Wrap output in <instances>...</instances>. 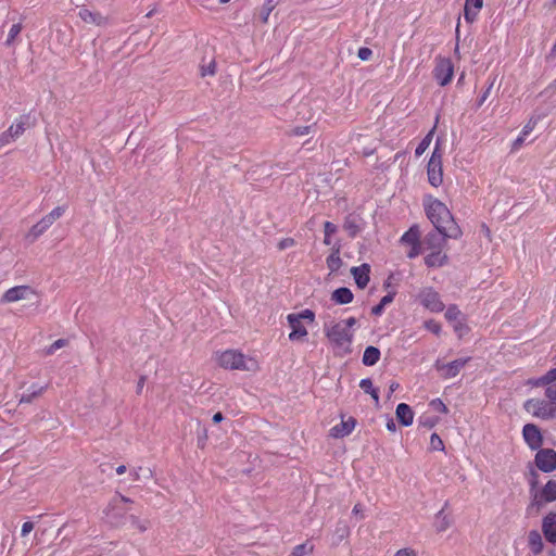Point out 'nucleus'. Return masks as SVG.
Here are the masks:
<instances>
[{
    "label": "nucleus",
    "instance_id": "obj_51",
    "mask_svg": "<svg viewBox=\"0 0 556 556\" xmlns=\"http://www.w3.org/2000/svg\"><path fill=\"white\" fill-rule=\"evenodd\" d=\"M371 55H372L371 49H369L367 47H362V48L358 49L357 56L362 61H368Z\"/></svg>",
    "mask_w": 556,
    "mask_h": 556
},
{
    "label": "nucleus",
    "instance_id": "obj_32",
    "mask_svg": "<svg viewBox=\"0 0 556 556\" xmlns=\"http://www.w3.org/2000/svg\"><path fill=\"white\" fill-rule=\"evenodd\" d=\"M359 388L365 392L371 395L376 403L379 402L378 390L374 388L372 381L370 378H364L359 382Z\"/></svg>",
    "mask_w": 556,
    "mask_h": 556
},
{
    "label": "nucleus",
    "instance_id": "obj_21",
    "mask_svg": "<svg viewBox=\"0 0 556 556\" xmlns=\"http://www.w3.org/2000/svg\"><path fill=\"white\" fill-rule=\"evenodd\" d=\"M542 529L545 539L551 542H556V514H548L543 519Z\"/></svg>",
    "mask_w": 556,
    "mask_h": 556
},
{
    "label": "nucleus",
    "instance_id": "obj_54",
    "mask_svg": "<svg viewBox=\"0 0 556 556\" xmlns=\"http://www.w3.org/2000/svg\"><path fill=\"white\" fill-rule=\"evenodd\" d=\"M538 477H539L538 472L534 469H531L530 479H529L531 492H533L538 488V483H539Z\"/></svg>",
    "mask_w": 556,
    "mask_h": 556
},
{
    "label": "nucleus",
    "instance_id": "obj_18",
    "mask_svg": "<svg viewBox=\"0 0 556 556\" xmlns=\"http://www.w3.org/2000/svg\"><path fill=\"white\" fill-rule=\"evenodd\" d=\"M78 16L88 24H93L97 26H105L109 24V18L103 16L99 12H92L86 8H81L78 12Z\"/></svg>",
    "mask_w": 556,
    "mask_h": 556
},
{
    "label": "nucleus",
    "instance_id": "obj_53",
    "mask_svg": "<svg viewBox=\"0 0 556 556\" xmlns=\"http://www.w3.org/2000/svg\"><path fill=\"white\" fill-rule=\"evenodd\" d=\"M338 230V227L331 223V222H325L324 224V232L327 235V237H331L333 233H336Z\"/></svg>",
    "mask_w": 556,
    "mask_h": 556
},
{
    "label": "nucleus",
    "instance_id": "obj_56",
    "mask_svg": "<svg viewBox=\"0 0 556 556\" xmlns=\"http://www.w3.org/2000/svg\"><path fill=\"white\" fill-rule=\"evenodd\" d=\"M543 380H545V382L547 384L555 382L556 381V367L552 368L545 375H543Z\"/></svg>",
    "mask_w": 556,
    "mask_h": 556
},
{
    "label": "nucleus",
    "instance_id": "obj_23",
    "mask_svg": "<svg viewBox=\"0 0 556 556\" xmlns=\"http://www.w3.org/2000/svg\"><path fill=\"white\" fill-rule=\"evenodd\" d=\"M52 224L50 223V220H48L45 216L37 223L35 224L30 229L29 231L27 232V235L25 236V239L33 243L34 241H36Z\"/></svg>",
    "mask_w": 556,
    "mask_h": 556
},
{
    "label": "nucleus",
    "instance_id": "obj_24",
    "mask_svg": "<svg viewBox=\"0 0 556 556\" xmlns=\"http://www.w3.org/2000/svg\"><path fill=\"white\" fill-rule=\"evenodd\" d=\"M47 389H48V384H46V386L31 384L27 389V392H25L21 395L20 404H30L35 399L41 396Z\"/></svg>",
    "mask_w": 556,
    "mask_h": 556
},
{
    "label": "nucleus",
    "instance_id": "obj_14",
    "mask_svg": "<svg viewBox=\"0 0 556 556\" xmlns=\"http://www.w3.org/2000/svg\"><path fill=\"white\" fill-rule=\"evenodd\" d=\"M36 125V118L28 114L21 115L10 127V134L16 139L24 134L28 128H33Z\"/></svg>",
    "mask_w": 556,
    "mask_h": 556
},
{
    "label": "nucleus",
    "instance_id": "obj_48",
    "mask_svg": "<svg viewBox=\"0 0 556 556\" xmlns=\"http://www.w3.org/2000/svg\"><path fill=\"white\" fill-rule=\"evenodd\" d=\"M430 406L437 410V412H440V413H443V414H446L448 412L446 405L440 400V399H434L430 402Z\"/></svg>",
    "mask_w": 556,
    "mask_h": 556
},
{
    "label": "nucleus",
    "instance_id": "obj_35",
    "mask_svg": "<svg viewBox=\"0 0 556 556\" xmlns=\"http://www.w3.org/2000/svg\"><path fill=\"white\" fill-rule=\"evenodd\" d=\"M314 549V546L305 542L303 544L296 545L292 551V556H308Z\"/></svg>",
    "mask_w": 556,
    "mask_h": 556
},
{
    "label": "nucleus",
    "instance_id": "obj_46",
    "mask_svg": "<svg viewBox=\"0 0 556 556\" xmlns=\"http://www.w3.org/2000/svg\"><path fill=\"white\" fill-rule=\"evenodd\" d=\"M538 121L539 118L532 116L528 123L523 126L522 130H521V135L522 136H528L535 127V125L538 124Z\"/></svg>",
    "mask_w": 556,
    "mask_h": 556
},
{
    "label": "nucleus",
    "instance_id": "obj_7",
    "mask_svg": "<svg viewBox=\"0 0 556 556\" xmlns=\"http://www.w3.org/2000/svg\"><path fill=\"white\" fill-rule=\"evenodd\" d=\"M418 300L422 306L431 312L439 313L444 309L440 294L432 287L421 289L418 294Z\"/></svg>",
    "mask_w": 556,
    "mask_h": 556
},
{
    "label": "nucleus",
    "instance_id": "obj_55",
    "mask_svg": "<svg viewBox=\"0 0 556 556\" xmlns=\"http://www.w3.org/2000/svg\"><path fill=\"white\" fill-rule=\"evenodd\" d=\"M216 71L215 62H211L207 66H202L201 75L204 77L206 75H214Z\"/></svg>",
    "mask_w": 556,
    "mask_h": 556
},
{
    "label": "nucleus",
    "instance_id": "obj_29",
    "mask_svg": "<svg viewBox=\"0 0 556 556\" xmlns=\"http://www.w3.org/2000/svg\"><path fill=\"white\" fill-rule=\"evenodd\" d=\"M528 544L533 554L538 555L543 551V541L538 530H531L528 534Z\"/></svg>",
    "mask_w": 556,
    "mask_h": 556
},
{
    "label": "nucleus",
    "instance_id": "obj_34",
    "mask_svg": "<svg viewBox=\"0 0 556 556\" xmlns=\"http://www.w3.org/2000/svg\"><path fill=\"white\" fill-rule=\"evenodd\" d=\"M439 422V417L424 414L418 418V425L427 429H432Z\"/></svg>",
    "mask_w": 556,
    "mask_h": 556
},
{
    "label": "nucleus",
    "instance_id": "obj_64",
    "mask_svg": "<svg viewBox=\"0 0 556 556\" xmlns=\"http://www.w3.org/2000/svg\"><path fill=\"white\" fill-rule=\"evenodd\" d=\"M414 552L410 548H401L399 549L394 556H412Z\"/></svg>",
    "mask_w": 556,
    "mask_h": 556
},
{
    "label": "nucleus",
    "instance_id": "obj_33",
    "mask_svg": "<svg viewBox=\"0 0 556 556\" xmlns=\"http://www.w3.org/2000/svg\"><path fill=\"white\" fill-rule=\"evenodd\" d=\"M433 132H434V128H432L428 135L418 143L416 150H415V155L417 157L421 156L425 151L429 148L431 141H432V136H433Z\"/></svg>",
    "mask_w": 556,
    "mask_h": 556
},
{
    "label": "nucleus",
    "instance_id": "obj_11",
    "mask_svg": "<svg viewBox=\"0 0 556 556\" xmlns=\"http://www.w3.org/2000/svg\"><path fill=\"white\" fill-rule=\"evenodd\" d=\"M534 462L541 471L552 472L556 469V451L553 448H539Z\"/></svg>",
    "mask_w": 556,
    "mask_h": 556
},
{
    "label": "nucleus",
    "instance_id": "obj_20",
    "mask_svg": "<svg viewBox=\"0 0 556 556\" xmlns=\"http://www.w3.org/2000/svg\"><path fill=\"white\" fill-rule=\"evenodd\" d=\"M448 263V256L444 251H430L425 256V264L429 268L443 267Z\"/></svg>",
    "mask_w": 556,
    "mask_h": 556
},
{
    "label": "nucleus",
    "instance_id": "obj_41",
    "mask_svg": "<svg viewBox=\"0 0 556 556\" xmlns=\"http://www.w3.org/2000/svg\"><path fill=\"white\" fill-rule=\"evenodd\" d=\"M479 11L469 7H464V18L467 23L471 24L477 20Z\"/></svg>",
    "mask_w": 556,
    "mask_h": 556
},
{
    "label": "nucleus",
    "instance_id": "obj_27",
    "mask_svg": "<svg viewBox=\"0 0 556 556\" xmlns=\"http://www.w3.org/2000/svg\"><path fill=\"white\" fill-rule=\"evenodd\" d=\"M400 241L408 245H416L422 243V241H420L419 227L417 225H413L412 227H409V229L405 231L404 235L401 237Z\"/></svg>",
    "mask_w": 556,
    "mask_h": 556
},
{
    "label": "nucleus",
    "instance_id": "obj_30",
    "mask_svg": "<svg viewBox=\"0 0 556 556\" xmlns=\"http://www.w3.org/2000/svg\"><path fill=\"white\" fill-rule=\"evenodd\" d=\"M122 503H125V504H128V503H132V501L127 497V496H124L122 495L121 493H116L112 500L110 501V503L108 504L106 508L104 509V514L106 517H110L111 514L118 508V504H122Z\"/></svg>",
    "mask_w": 556,
    "mask_h": 556
},
{
    "label": "nucleus",
    "instance_id": "obj_13",
    "mask_svg": "<svg viewBox=\"0 0 556 556\" xmlns=\"http://www.w3.org/2000/svg\"><path fill=\"white\" fill-rule=\"evenodd\" d=\"M522 434L526 443L531 450H539L543 443V438L538 426L527 424L523 426Z\"/></svg>",
    "mask_w": 556,
    "mask_h": 556
},
{
    "label": "nucleus",
    "instance_id": "obj_37",
    "mask_svg": "<svg viewBox=\"0 0 556 556\" xmlns=\"http://www.w3.org/2000/svg\"><path fill=\"white\" fill-rule=\"evenodd\" d=\"M128 518H129V521H130V525H131L132 528L137 529L139 532L147 531V529L149 527V521L148 520H140L135 515H130Z\"/></svg>",
    "mask_w": 556,
    "mask_h": 556
},
{
    "label": "nucleus",
    "instance_id": "obj_49",
    "mask_svg": "<svg viewBox=\"0 0 556 556\" xmlns=\"http://www.w3.org/2000/svg\"><path fill=\"white\" fill-rule=\"evenodd\" d=\"M295 317L299 320L307 319L309 323H313L315 319V313L312 309L306 308L300 312L299 314H295Z\"/></svg>",
    "mask_w": 556,
    "mask_h": 556
},
{
    "label": "nucleus",
    "instance_id": "obj_4",
    "mask_svg": "<svg viewBox=\"0 0 556 556\" xmlns=\"http://www.w3.org/2000/svg\"><path fill=\"white\" fill-rule=\"evenodd\" d=\"M442 157L440 140L437 139L435 147L427 165L428 181L433 187H439L443 182Z\"/></svg>",
    "mask_w": 556,
    "mask_h": 556
},
{
    "label": "nucleus",
    "instance_id": "obj_57",
    "mask_svg": "<svg viewBox=\"0 0 556 556\" xmlns=\"http://www.w3.org/2000/svg\"><path fill=\"white\" fill-rule=\"evenodd\" d=\"M465 7L480 11L483 7V0H466Z\"/></svg>",
    "mask_w": 556,
    "mask_h": 556
},
{
    "label": "nucleus",
    "instance_id": "obj_59",
    "mask_svg": "<svg viewBox=\"0 0 556 556\" xmlns=\"http://www.w3.org/2000/svg\"><path fill=\"white\" fill-rule=\"evenodd\" d=\"M294 243H295V241L292 238H286V239H282L278 243V248H279V250H285V249L293 247Z\"/></svg>",
    "mask_w": 556,
    "mask_h": 556
},
{
    "label": "nucleus",
    "instance_id": "obj_10",
    "mask_svg": "<svg viewBox=\"0 0 556 556\" xmlns=\"http://www.w3.org/2000/svg\"><path fill=\"white\" fill-rule=\"evenodd\" d=\"M454 66L450 59L441 58L437 61L433 76L440 86H446L453 78Z\"/></svg>",
    "mask_w": 556,
    "mask_h": 556
},
{
    "label": "nucleus",
    "instance_id": "obj_26",
    "mask_svg": "<svg viewBox=\"0 0 556 556\" xmlns=\"http://www.w3.org/2000/svg\"><path fill=\"white\" fill-rule=\"evenodd\" d=\"M353 299V292L346 287H340L331 293V300L340 305L349 304Z\"/></svg>",
    "mask_w": 556,
    "mask_h": 556
},
{
    "label": "nucleus",
    "instance_id": "obj_47",
    "mask_svg": "<svg viewBox=\"0 0 556 556\" xmlns=\"http://www.w3.org/2000/svg\"><path fill=\"white\" fill-rule=\"evenodd\" d=\"M126 510H127V509H123V508L121 507V504H118V508H117V509H115V510L111 514V516H110V517H108V518H109V519H111V521H112V522H114V523H116V525H119V523H121V520H119V519H121V518H123V516H124V514H125V511H126Z\"/></svg>",
    "mask_w": 556,
    "mask_h": 556
},
{
    "label": "nucleus",
    "instance_id": "obj_43",
    "mask_svg": "<svg viewBox=\"0 0 556 556\" xmlns=\"http://www.w3.org/2000/svg\"><path fill=\"white\" fill-rule=\"evenodd\" d=\"M460 316V311L456 305H450L445 312V318L450 321L456 320Z\"/></svg>",
    "mask_w": 556,
    "mask_h": 556
},
{
    "label": "nucleus",
    "instance_id": "obj_60",
    "mask_svg": "<svg viewBox=\"0 0 556 556\" xmlns=\"http://www.w3.org/2000/svg\"><path fill=\"white\" fill-rule=\"evenodd\" d=\"M33 529H34V522H31V521L24 522L22 526L21 535L26 536L27 534H29L33 531Z\"/></svg>",
    "mask_w": 556,
    "mask_h": 556
},
{
    "label": "nucleus",
    "instance_id": "obj_39",
    "mask_svg": "<svg viewBox=\"0 0 556 556\" xmlns=\"http://www.w3.org/2000/svg\"><path fill=\"white\" fill-rule=\"evenodd\" d=\"M494 83H495V77L490 79L488 87L485 88L483 93L478 98V100H477V106L478 108H480L486 101V99L489 98L490 92H491V90H492V88L494 86Z\"/></svg>",
    "mask_w": 556,
    "mask_h": 556
},
{
    "label": "nucleus",
    "instance_id": "obj_8",
    "mask_svg": "<svg viewBox=\"0 0 556 556\" xmlns=\"http://www.w3.org/2000/svg\"><path fill=\"white\" fill-rule=\"evenodd\" d=\"M556 501V480H548L547 483L544 485L542 491L540 493H535L532 500V503L528 507V510L536 508V510H540V508L545 503H551Z\"/></svg>",
    "mask_w": 556,
    "mask_h": 556
},
{
    "label": "nucleus",
    "instance_id": "obj_31",
    "mask_svg": "<svg viewBox=\"0 0 556 556\" xmlns=\"http://www.w3.org/2000/svg\"><path fill=\"white\" fill-rule=\"evenodd\" d=\"M396 295V291H390L388 292V294H386L381 300L380 302L375 305L372 308H371V314L372 315H376V316H380L383 311H384V307L392 303L394 298Z\"/></svg>",
    "mask_w": 556,
    "mask_h": 556
},
{
    "label": "nucleus",
    "instance_id": "obj_17",
    "mask_svg": "<svg viewBox=\"0 0 556 556\" xmlns=\"http://www.w3.org/2000/svg\"><path fill=\"white\" fill-rule=\"evenodd\" d=\"M289 326L292 331L289 333L290 341H298L307 336L306 328L302 325L301 320L295 317V314H289L287 316Z\"/></svg>",
    "mask_w": 556,
    "mask_h": 556
},
{
    "label": "nucleus",
    "instance_id": "obj_28",
    "mask_svg": "<svg viewBox=\"0 0 556 556\" xmlns=\"http://www.w3.org/2000/svg\"><path fill=\"white\" fill-rule=\"evenodd\" d=\"M380 355L381 353L378 348L369 345L364 351L362 362L365 366H374L378 363Z\"/></svg>",
    "mask_w": 556,
    "mask_h": 556
},
{
    "label": "nucleus",
    "instance_id": "obj_22",
    "mask_svg": "<svg viewBox=\"0 0 556 556\" xmlns=\"http://www.w3.org/2000/svg\"><path fill=\"white\" fill-rule=\"evenodd\" d=\"M395 414H396V418H397L399 422L402 426L408 427V426H410L413 424L414 412H413V409L410 408V406L408 404L400 403L396 406Z\"/></svg>",
    "mask_w": 556,
    "mask_h": 556
},
{
    "label": "nucleus",
    "instance_id": "obj_9",
    "mask_svg": "<svg viewBox=\"0 0 556 556\" xmlns=\"http://www.w3.org/2000/svg\"><path fill=\"white\" fill-rule=\"evenodd\" d=\"M470 361V357L457 358L447 364L442 363L440 359L435 361L434 368L440 372L444 379L456 377L465 365Z\"/></svg>",
    "mask_w": 556,
    "mask_h": 556
},
{
    "label": "nucleus",
    "instance_id": "obj_15",
    "mask_svg": "<svg viewBox=\"0 0 556 556\" xmlns=\"http://www.w3.org/2000/svg\"><path fill=\"white\" fill-rule=\"evenodd\" d=\"M31 292L33 291H31L30 287H28V286H16V287L10 288L9 290H7L3 293L2 298H1V302L2 303L16 302V301L26 299L27 295Z\"/></svg>",
    "mask_w": 556,
    "mask_h": 556
},
{
    "label": "nucleus",
    "instance_id": "obj_62",
    "mask_svg": "<svg viewBox=\"0 0 556 556\" xmlns=\"http://www.w3.org/2000/svg\"><path fill=\"white\" fill-rule=\"evenodd\" d=\"M12 140H15V138L10 134L9 130L2 132L0 136V141L2 144H8Z\"/></svg>",
    "mask_w": 556,
    "mask_h": 556
},
{
    "label": "nucleus",
    "instance_id": "obj_1",
    "mask_svg": "<svg viewBox=\"0 0 556 556\" xmlns=\"http://www.w3.org/2000/svg\"><path fill=\"white\" fill-rule=\"evenodd\" d=\"M425 211L435 230H447L452 225H457L447 206L440 200L430 198L425 203Z\"/></svg>",
    "mask_w": 556,
    "mask_h": 556
},
{
    "label": "nucleus",
    "instance_id": "obj_2",
    "mask_svg": "<svg viewBox=\"0 0 556 556\" xmlns=\"http://www.w3.org/2000/svg\"><path fill=\"white\" fill-rule=\"evenodd\" d=\"M325 334L330 341V343L336 348L341 350L344 354H350L352 352L351 344L353 341V331L343 327V323H332L329 326H325Z\"/></svg>",
    "mask_w": 556,
    "mask_h": 556
},
{
    "label": "nucleus",
    "instance_id": "obj_6",
    "mask_svg": "<svg viewBox=\"0 0 556 556\" xmlns=\"http://www.w3.org/2000/svg\"><path fill=\"white\" fill-rule=\"evenodd\" d=\"M525 408L533 415L543 419H551L556 417V404L547 403L541 400H528L525 403Z\"/></svg>",
    "mask_w": 556,
    "mask_h": 556
},
{
    "label": "nucleus",
    "instance_id": "obj_44",
    "mask_svg": "<svg viewBox=\"0 0 556 556\" xmlns=\"http://www.w3.org/2000/svg\"><path fill=\"white\" fill-rule=\"evenodd\" d=\"M425 328L437 336L441 332V325L433 319L425 321Z\"/></svg>",
    "mask_w": 556,
    "mask_h": 556
},
{
    "label": "nucleus",
    "instance_id": "obj_38",
    "mask_svg": "<svg viewBox=\"0 0 556 556\" xmlns=\"http://www.w3.org/2000/svg\"><path fill=\"white\" fill-rule=\"evenodd\" d=\"M430 448L432 451H443L444 450V443L442 439L434 432L430 437Z\"/></svg>",
    "mask_w": 556,
    "mask_h": 556
},
{
    "label": "nucleus",
    "instance_id": "obj_12",
    "mask_svg": "<svg viewBox=\"0 0 556 556\" xmlns=\"http://www.w3.org/2000/svg\"><path fill=\"white\" fill-rule=\"evenodd\" d=\"M366 222L358 214L351 213L344 217L343 229L348 232L350 238H355L364 230Z\"/></svg>",
    "mask_w": 556,
    "mask_h": 556
},
{
    "label": "nucleus",
    "instance_id": "obj_36",
    "mask_svg": "<svg viewBox=\"0 0 556 556\" xmlns=\"http://www.w3.org/2000/svg\"><path fill=\"white\" fill-rule=\"evenodd\" d=\"M22 28L23 27H22L21 23H16L11 26L9 34H8V38L5 40V46L10 47L14 43V40L22 31Z\"/></svg>",
    "mask_w": 556,
    "mask_h": 556
},
{
    "label": "nucleus",
    "instance_id": "obj_16",
    "mask_svg": "<svg viewBox=\"0 0 556 556\" xmlns=\"http://www.w3.org/2000/svg\"><path fill=\"white\" fill-rule=\"evenodd\" d=\"M351 274L359 289H365L370 280V266L366 263L351 268Z\"/></svg>",
    "mask_w": 556,
    "mask_h": 556
},
{
    "label": "nucleus",
    "instance_id": "obj_61",
    "mask_svg": "<svg viewBox=\"0 0 556 556\" xmlns=\"http://www.w3.org/2000/svg\"><path fill=\"white\" fill-rule=\"evenodd\" d=\"M279 0H265L264 7L266 9V14H270L271 11L279 4Z\"/></svg>",
    "mask_w": 556,
    "mask_h": 556
},
{
    "label": "nucleus",
    "instance_id": "obj_63",
    "mask_svg": "<svg viewBox=\"0 0 556 556\" xmlns=\"http://www.w3.org/2000/svg\"><path fill=\"white\" fill-rule=\"evenodd\" d=\"M529 383L533 387L548 386L545 380H543V376L529 380Z\"/></svg>",
    "mask_w": 556,
    "mask_h": 556
},
{
    "label": "nucleus",
    "instance_id": "obj_45",
    "mask_svg": "<svg viewBox=\"0 0 556 556\" xmlns=\"http://www.w3.org/2000/svg\"><path fill=\"white\" fill-rule=\"evenodd\" d=\"M312 127L313 126H311V125L309 126H296L291 129L290 135L296 136V137L308 135L311 132Z\"/></svg>",
    "mask_w": 556,
    "mask_h": 556
},
{
    "label": "nucleus",
    "instance_id": "obj_50",
    "mask_svg": "<svg viewBox=\"0 0 556 556\" xmlns=\"http://www.w3.org/2000/svg\"><path fill=\"white\" fill-rule=\"evenodd\" d=\"M410 249L409 251L407 252V257L408 258H415L417 257L424 250V245L422 243L420 244H416V245H409Z\"/></svg>",
    "mask_w": 556,
    "mask_h": 556
},
{
    "label": "nucleus",
    "instance_id": "obj_58",
    "mask_svg": "<svg viewBox=\"0 0 556 556\" xmlns=\"http://www.w3.org/2000/svg\"><path fill=\"white\" fill-rule=\"evenodd\" d=\"M545 395L551 401H556V383L552 386H547L545 389Z\"/></svg>",
    "mask_w": 556,
    "mask_h": 556
},
{
    "label": "nucleus",
    "instance_id": "obj_19",
    "mask_svg": "<svg viewBox=\"0 0 556 556\" xmlns=\"http://www.w3.org/2000/svg\"><path fill=\"white\" fill-rule=\"evenodd\" d=\"M356 426V419L349 417L346 420H342L339 425L331 428L330 432L333 438H344L349 435Z\"/></svg>",
    "mask_w": 556,
    "mask_h": 556
},
{
    "label": "nucleus",
    "instance_id": "obj_52",
    "mask_svg": "<svg viewBox=\"0 0 556 556\" xmlns=\"http://www.w3.org/2000/svg\"><path fill=\"white\" fill-rule=\"evenodd\" d=\"M437 518L440 519L442 518V522L438 526V530L439 531H444L447 529V527L450 526L448 521H446V516L444 515V509H441L438 514H437Z\"/></svg>",
    "mask_w": 556,
    "mask_h": 556
},
{
    "label": "nucleus",
    "instance_id": "obj_25",
    "mask_svg": "<svg viewBox=\"0 0 556 556\" xmlns=\"http://www.w3.org/2000/svg\"><path fill=\"white\" fill-rule=\"evenodd\" d=\"M340 244H334L331 249V253L326 258V264L330 273H337L343 264L340 257Z\"/></svg>",
    "mask_w": 556,
    "mask_h": 556
},
{
    "label": "nucleus",
    "instance_id": "obj_40",
    "mask_svg": "<svg viewBox=\"0 0 556 556\" xmlns=\"http://www.w3.org/2000/svg\"><path fill=\"white\" fill-rule=\"evenodd\" d=\"M65 212V208L63 206H56L53 208L48 215L45 217L50 220L51 224H53L56 219H59Z\"/></svg>",
    "mask_w": 556,
    "mask_h": 556
},
{
    "label": "nucleus",
    "instance_id": "obj_42",
    "mask_svg": "<svg viewBox=\"0 0 556 556\" xmlns=\"http://www.w3.org/2000/svg\"><path fill=\"white\" fill-rule=\"evenodd\" d=\"M67 344V340L65 339H58L56 341H54L51 345H49L47 349H46V354L48 355H51L53 354L56 350L65 346Z\"/></svg>",
    "mask_w": 556,
    "mask_h": 556
},
{
    "label": "nucleus",
    "instance_id": "obj_5",
    "mask_svg": "<svg viewBox=\"0 0 556 556\" xmlns=\"http://www.w3.org/2000/svg\"><path fill=\"white\" fill-rule=\"evenodd\" d=\"M218 364L226 369L231 370H249L250 368L245 365V357L242 353L227 350L223 352L218 357Z\"/></svg>",
    "mask_w": 556,
    "mask_h": 556
},
{
    "label": "nucleus",
    "instance_id": "obj_3",
    "mask_svg": "<svg viewBox=\"0 0 556 556\" xmlns=\"http://www.w3.org/2000/svg\"><path fill=\"white\" fill-rule=\"evenodd\" d=\"M463 231L458 225H452L447 230H432L429 231L424 240L422 245L425 251H444L447 239H458Z\"/></svg>",
    "mask_w": 556,
    "mask_h": 556
}]
</instances>
